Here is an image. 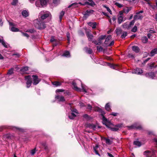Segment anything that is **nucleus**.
Wrapping results in <instances>:
<instances>
[{"label": "nucleus", "mask_w": 157, "mask_h": 157, "mask_svg": "<svg viewBox=\"0 0 157 157\" xmlns=\"http://www.w3.org/2000/svg\"><path fill=\"white\" fill-rule=\"evenodd\" d=\"M51 16L50 12L46 10L41 11L39 13L38 16L39 19L43 21L47 17Z\"/></svg>", "instance_id": "f257e3e1"}, {"label": "nucleus", "mask_w": 157, "mask_h": 157, "mask_svg": "<svg viewBox=\"0 0 157 157\" xmlns=\"http://www.w3.org/2000/svg\"><path fill=\"white\" fill-rule=\"evenodd\" d=\"M35 25L36 27L40 29H44L46 27L45 24L43 21L37 19Z\"/></svg>", "instance_id": "f03ea898"}, {"label": "nucleus", "mask_w": 157, "mask_h": 157, "mask_svg": "<svg viewBox=\"0 0 157 157\" xmlns=\"http://www.w3.org/2000/svg\"><path fill=\"white\" fill-rule=\"evenodd\" d=\"M47 0H37L35 2V5L37 7H43L46 6Z\"/></svg>", "instance_id": "7ed1b4c3"}, {"label": "nucleus", "mask_w": 157, "mask_h": 157, "mask_svg": "<svg viewBox=\"0 0 157 157\" xmlns=\"http://www.w3.org/2000/svg\"><path fill=\"white\" fill-rule=\"evenodd\" d=\"M145 75L147 77H148L152 79H157V72H151L146 73Z\"/></svg>", "instance_id": "20e7f679"}, {"label": "nucleus", "mask_w": 157, "mask_h": 157, "mask_svg": "<svg viewBox=\"0 0 157 157\" xmlns=\"http://www.w3.org/2000/svg\"><path fill=\"white\" fill-rule=\"evenodd\" d=\"M104 114H102V115L103 116L102 121L103 123V124L105 125L107 127L110 128V126L111 124L110 122L108 121L107 119L105 118L104 116L103 115Z\"/></svg>", "instance_id": "39448f33"}, {"label": "nucleus", "mask_w": 157, "mask_h": 157, "mask_svg": "<svg viewBox=\"0 0 157 157\" xmlns=\"http://www.w3.org/2000/svg\"><path fill=\"white\" fill-rule=\"evenodd\" d=\"M71 110L72 112L70 115H69L68 117L70 119H73L76 116V114L78 113L77 111L75 109H71Z\"/></svg>", "instance_id": "423d86ee"}, {"label": "nucleus", "mask_w": 157, "mask_h": 157, "mask_svg": "<svg viewBox=\"0 0 157 157\" xmlns=\"http://www.w3.org/2000/svg\"><path fill=\"white\" fill-rule=\"evenodd\" d=\"M25 79L27 80L26 82L27 87L29 88L31 85L32 82L31 78L30 76L25 77Z\"/></svg>", "instance_id": "0eeeda50"}, {"label": "nucleus", "mask_w": 157, "mask_h": 157, "mask_svg": "<svg viewBox=\"0 0 157 157\" xmlns=\"http://www.w3.org/2000/svg\"><path fill=\"white\" fill-rule=\"evenodd\" d=\"M32 77H33V85H36L39 83L40 79L38 78V76L36 75H33Z\"/></svg>", "instance_id": "6e6552de"}, {"label": "nucleus", "mask_w": 157, "mask_h": 157, "mask_svg": "<svg viewBox=\"0 0 157 157\" xmlns=\"http://www.w3.org/2000/svg\"><path fill=\"white\" fill-rule=\"evenodd\" d=\"M130 129H140L141 128V126L140 125H138L137 124H134L128 127Z\"/></svg>", "instance_id": "1a4fd4ad"}, {"label": "nucleus", "mask_w": 157, "mask_h": 157, "mask_svg": "<svg viewBox=\"0 0 157 157\" xmlns=\"http://www.w3.org/2000/svg\"><path fill=\"white\" fill-rule=\"evenodd\" d=\"M123 126V125L122 124H119L116 125L115 126V127H114L111 128V130L113 131H117L118 130L119 128H120L122 127Z\"/></svg>", "instance_id": "9d476101"}, {"label": "nucleus", "mask_w": 157, "mask_h": 157, "mask_svg": "<svg viewBox=\"0 0 157 157\" xmlns=\"http://www.w3.org/2000/svg\"><path fill=\"white\" fill-rule=\"evenodd\" d=\"M143 73L142 70L140 68H136L134 69L132 72V73H135L138 75H140Z\"/></svg>", "instance_id": "9b49d317"}, {"label": "nucleus", "mask_w": 157, "mask_h": 157, "mask_svg": "<svg viewBox=\"0 0 157 157\" xmlns=\"http://www.w3.org/2000/svg\"><path fill=\"white\" fill-rule=\"evenodd\" d=\"M86 34L88 38L89 41H92L93 38V36L90 33L89 31H87L86 32Z\"/></svg>", "instance_id": "f8f14e48"}, {"label": "nucleus", "mask_w": 157, "mask_h": 157, "mask_svg": "<svg viewBox=\"0 0 157 157\" xmlns=\"http://www.w3.org/2000/svg\"><path fill=\"white\" fill-rule=\"evenodd\" d=\"M82 87V91L85 93L90 92L89 90H91L88 89L87 87H86L84 85L82 84L81 83Z\"/></svg>", "instance_id": "ddd939ff"}, {"label": "nucleus", "mask_w": 157, "mask_h": 157, "mask_svg": "<svg viewBox=\"0 0 157 157\" xmlns=\"http://www.w3.org/2000/svg\"><path fill=\"white\" fill-rule=\"evenodd\" d=\"M86 126L87 128L92 129L93 130H95L96 128V125L92 124H87Z\"/></svg>", "instance_id": "4468645a"}, {"label": "nucleus", "mask_w": 157, "mask_h": 157, "mask_svg": "<svg viewBox=\"0 0 157 157\" xmlns=\"http://www.w3.org/2000/svg\"><path fill=\"white\" fill-rule=\"evenodd\" d=\"M143 16L142 15L138 14V13H136V14L134 15V17L133 20H136L138 19H141L143 18Z\"/></svg>", "instance_id": "2eb2a0df"}, {"label": "nucleus", "mask_w": 157, "mask_h": 157, "mask_svg": "<svg viewBox=\"0 0 157 157\" xmlns=\"http://www.w3.org/2000/svg\"><path fill=\"white\" fill-rule=\"evenodd\" d=\"M157 54V48H155L152 50L149 53V56L151 57Z\"/></svg>", "instance_id": "dca6fc26"}, {"label": "nucleus", "mask_w": 157, "mask_h": 157, "mask_svg": "<svg viewBox=\"0 0 157 157\" xmlns=\"http://www.w3.org/2000/svg\"><path fill=\"white\" fill-rule=\"evenodd\" d=\"M132 8L131 7H126L123 8V12H124V13L127 14L131 10Z\"/></svg>", "instance_id": "f3484780"}, {"label": "nucleus", "mask_w": 157, "mask_h": 157, "mask_svg": "<svg viewBox=\"0 0 157 157\" xmlns=\"http://www.w3.org/2000/svg\"><path fill=\"white\" fill-rule=\"evenodd\" d=\"M50 41L51 42H55V43L54 44L55 46H56L58 44V40L57 39H55L53 36L51 37Z\"/></svg>", "instance_id": "a211bd4d"}, {"label": "nucleus", "mask_w": 157, "mask_h": 157, "mask_svg": "<svg viewBox=\"0 0 157 157\" xmlns=\"http://www.w3.org/2000/svg\"><path fill=\"white\" fill-rule=\"evenodd\" d=\"M72 85L74 87V89L78 91H81V90L80 88H78L76 86V84L75 82H73L72 83Z\"/></svg>", "instance_id": "6ab92c4d"}, {"label": "nucleus", "mask_w": 157, "mask_h": 157, "mask_svg": "<svg viewBox=\"0 0 157 157\" xmlns=\"http://www.w3.org/2000/svg\"><path fill=\"white\" fill-rule=\"evenodd\" d=\"M99 148V145L98 144H96V146L94 147V150L95 152V154L96 155H98L100 156V154L98 152V149Z\"/></svg>", "instance_id": "aec40b11"}, {"label": "nucleus", "mask_w": 157, "mask_h": 157, "mask_svg": "<svg viewBox=\"0 0 157 157\" xmlns=\"http://www.w3.org/2000/svg\"><path fill=\"white\" fill-rule=\"evenodd\" d=\"M118 23L119 24H121L125 20V19H124V17L122 16H118Z\"/></svg>", "instance_id": "412c9836"}, {"label": "nucleus", "mask_w": 157, "mask_h": 157, "mask_svg": "<svg viewBox=\"0 0 157 157\" xmlns=\"http://www.w3.org/2000/svg\"><path fill=\"white\" fill-rule=\"evenodd\" d=\"M89 2H85V4H87L91 6H94L95 4L92 0H88Z\"/></svg>", "instance_id": "4be33fe9"}, {"label": "nucleus", "mask_w": 157, "mask_h": 157, "mask_svg": "<svg viewBox=\"0 0 157 157\" xmlns=\"http://www.w3.org/2000/svg\"><path fill=\"white\" fill-rule=\"evenodd\" d=\"M56 98L58 99L59 101H65L64 97L63 96L57 95L56 96Z\"/></svg>", "instance_id": "5701e85b"}, {"label": "nucleus", "mask_w": 157, "mask_h": 157, "mask_svg": "<svg viewBox=\"0 0 157 157\" xmlns=\"http://www.w3.org/2000/svg\"><path fill=\"white\" fill-rule=\"evenodd\" d=\"M88 25L90 26H91L93 29H95L96 27V26L97 25V23L96 22H89L88 23Z\"/></svg>", "instance_id": "b1692460"}, {"label": "nucleus", "mask_w": 157, "mask_h": 157, "mask_svg": "<svg viewBox=\"0 0 157 157\" xmlns=\"http://www.w3.org/2000/svg\"><path fill=\"white\" fill-rule=\"evenodd\" d=\"M112 38L111 36L110 35H109L106 38L105 41V44L107 45L109 44L108 42Z\"/></svg>", "instance_id": "393cba45"}, {"label": "nucleus", "mask_w": 157, "mask_h": 157, "mask_svg": "<svg viewBox=\"0 0 157 157\" xmlns=\"http://www.w3.org/2000/svg\"><path fill=\"white\" fill-rule=\"evenodd\" d=\"M11 128L13 130H18L21 132L24 131V130L23 129L14 126H11Z\"/></svg>", "instance_id": "a878e982"}, {"label": "nucleus", "mask_w": 157, "mask_h": 157, "mask_svg": "<svg viewBox=\"0 0 157 157\" xmlns=\"http://www.w3.org/2000/svg\"><path fill=\"white\" fill-rule=\"evenodd\" d=\"M132 49L133 51L135 52L136 53H138L139 52L140 49L138 47L134 46L132 47Z\"/></svg>", "instance_id": "bb28decb"}, {"label": "nucleus", "mask_w": 157, "mask_h": 157, "mask_svg": "<svg viewBox=\"0 0 157 157\" xmlns=\"http://www.w3.org/2000/svg\"><path fill=\"white\" fill-rule=\"evenodd\" d=\"M22 15L23 17H26L28 16L29 13L27 11L24 10L22 11Z\"/></svg>", "instance_id": "cd10ccee"}, {"label": "nucleus", "mask_w": 157, "mask_h": 157, "mask_svg": "<svg viewBox=\"0 0 157 157\" xmlns=\"http://www.w3.org/2000/svg\"><path fill=\"white\" fill-rule=\"evenodd\" d=\"M52 84L53 85L56 86H60L61 85V83L58 81H55L52 82Z\"/></svg>", "instance_id": "c85d7f7f"}, {"label": "nucleus", "mask_w": 157, "mask_h": 157, "mask_svg": "<svg viewBox=\"0 0 157 157\" xmlns=\"http://www.w3.org/2000/svg\"><path fill=\"white\" fill-rule=\"evenodd\" d=\"M62 56L67 57H69L70 56V52L67 51L65 52Z\"/></svg>", "instance_id": "c756f323"}, {"label": "nucleus", "mask_w": 157, "mask_h": 157, "mask_svg": "<svg viewBox=\"0 0 157 157\" xmlns=\"http://www.w3.org/2000/svg\"><path fill=\"white\" fill-rule=\"evenodd\" d=\"M148 40L146 36L142 37L141 38L142 41L144 43H146L147 42Z\"/></svg>", "instance_id": "7c9ffc66"}, {"label": "nucleus", "mask_w": 157, "mask_h": 157, "mask_svg": "<svg viewBox=\"0 0 157 157\" xmlns=\"http://www.w3.org/2000/svg\"><path fill=\"white\" fill-rule=\"evenodd\" d=\"M103 139L105 140V142L106 144H108L110 145L112 143V141H111L108 138H106L105 137H103Z\"/></svg>", "instance_id": "2f4dec72"}, {"label": "nucleus", "mask_w": 157, "mask_h": 157, "mask_svg": "<svg viewBox=\"0 0 157 157\" xmlns=\"http://www.w3.org/2000/svg\"><path fill=\"white\" fill-rule=\"evenodd\" d=\"M65 13L63 11H62L60 13V15L59 16V19L60 20V21L61 22V21L63 17V16L64 14Z\"/></svg>", "instance_id": "473e14b6"}, {"label": "nucleus", "mask_w": 157, "mask_h": 157, "mask_svg": "<svg viewBox=\"0 0 157 157\" xmlns=\"http://www.w3.org/2000/svg\"><path fill=\"white\" fill-rule=\"evenodd\" d=\"M123 28L126 29H129V27L128 26V22H127L124 23L122 25Z\"/></svg>", "instance_id": "72a5a7b5"}, {"label": "nucleus", "mask_w": 157, "mask_h": 157, "mask_svg": "<svg viewBox=\"0 0 157 157\" xmlns=\"http://www.w3.org/2000/svg\"><path fill=\"white\" fill-rule=\"evenodd\" d=\"M144 155L147 156H151V154L150 151H146L144 152Z\"/></svg>", "instance_id": "f704fd0d"}, {"label": "nucleus", "mask_w": 157, "mask_h": 157, "mask_svg": "<svg viewBox=\"0 0 157 157\" xmlns=\"http://www.w3.org/2000/svg\"><path fill=\"white\" fill-rule=\"evenodd\" d=\"M85 49L86 52L89 54H91L92 53V50L90 48H85Z\"/></svg>", "instance_id": "c9c22d12"}, {"label": "nucleus", "mask_w": 157, "mask_h": 157, "mask_svg": "<svg viewBox=\"0 0 157 157\" xmlns=\"http://www.w3.org/2000/svg\"><path fill=\"white\" fill-rule=\"evenodd\" d=\"M10 30L13 32H18L19 31V29L13 26L12 27L10 28Z\"/></svg>", "instance_id": "e433bc0d"}, {"label": "nucleus", "mask_w": 157, "mask_h": 157, "mask_svg": "<svg viewBox=\"0 0 157 157\" xmlns=\"http://www.w3.org/2000/svg\"><path fill=\"white\" fill-rule=\"evenodd\" d=\"M135 22L134 20H132L130 22L128 23V26L129 27V29L132 27L134 25Z\"/></svg>", "instance_id": "4c0bfd02"}, {"label": "nucleus", "mask_w": 157, "mask_h": 157, "mask_svg": "<svg viewBox=\"0 0 157 157\" xmlns=\"http://www.w3.org/2000/svg\"><path fill=\"white\" fill-rule=\"evenodd\" d=\"M105 108L106 110L109 111L111 110L109 103H107L105 106Z\"/></svg>", "instance_id": "58836bf2"}, {"label": "nucleus", "mask_w": 157, "mask_h": 157, "mask_svg": "<svg viewBox=\"0 0 157 157\" xmlns=\"http://www.w3.org/2000/svg\"><path fill=\"white\" fill-rule=\"evenodd\" d=\"M134 144L135 145L139 147L141 145V143L137 140L134 141Z\"/></svg>", "instance_id": "ea45409f"}, {"label": "nucleus", "mask_w": 157, "mask_h": 157, "mask_svg": "<svg viewBox=\"0 0 157 157\" xmlns=\"http://www.w3.org/2000/svg\"><path fill=\"white\" fill-rule=\"evenodd\" d=\"M148 65L149 66V68L150 69H152L153 68H155L157 67V66H156L155 67L154 66V63L148 64Z\"/></svg>", "instance_id": "a19ab883"}, {"label": "nucleus", "mask_w": 157, "mask_h": 157, "mask_svg": "<svg viewBox=\"0 0 157 157\" xmlns=\"http://www.w3.org/2000/svg\"><path fill=\"white\" fill-rule=\"evenodd\" d=\"M28 69V67H23L21 69V71L22 72H25V71H27Z\"/></svg>", "instance_id": "79ce46f5"}, {"label": "nucleus", "mask_w": 157, "mask_h": 157, "mask_svg": "<svg viewBox=\"0 0 157 157\" xmlns=\"http://www.w3.org/2000/svg\"><path fill=\"white\" fill-rule=\"evenodd\" d=\"M109 67L113 69H117L116 68L118 67V65H113L112 64H109Z\"/></svg>", "instance_id": "37998d69"}, {"label": "nucleus", "mask_w": 157, "mask_h": 157, "mask_svg": "<svg viewBox=\"0 0 157 157\" xmlns=\"http://www.w3.org/2000/svg\"><path fill=\"white\" fill-rule=\"evenodd\" d=\"M106 37L105 35H101L98 38V40L99 41H101L102 40L105 39Z\"/></svg>", "instance_id": "c03bdc74"}, {"label": "nucleus", "mask_w": 157, "mask_h": 157, "mask_svg": "<svg viewBox=\"0 0 157 157\" xmlns=\"http://www.w3.org/2000/svg\"><path fill=\"white\" fill-rule=\"evenodd\" d=\"M1 42L2 45L5 48H7L8 47V44L7 43H6L3 40H2Z\"/></svg>", "instance_id": "a18cd8bd"}, {"label": "nucleus", "mask_w": 157, "mask_h": 157, "mask_svg": "<svg viewBox=\"0 0 157 157\" xmlns=\"http://www.w3.org/2000/svg\"><path fill=\"white\" fill-rule=\"evenodd\" d=\"M127 35V32H123L121 35V37L122 38H124Z\"/></svg>", "instance_id": "49530a36"}, {"label": "nucleus", "mask_w": 157, "mask_h": 157, "mask_svg": "<svg viewBox=\"0 0 157 157\" xmlns=\"http://www.w3.org/2000/svg\"><path fill=\"white\" fill-rule=\"evenodd\" d=\"M13 68H11L9 70L7 73V74L9 75H11V74L13 73Z\"/></svg>", "instance_id": "de8ad7c7"}, {"label": "nucleus", "mask_w": 157, "mask_h": 157, "mask_svg": "<svg viewBox=\"0 0 157 157\" xmlns=\"http://www.w3.org/2000/svg\"><path fill=\"white\" fill-rule=\"evenodd\" d=\"M115 5L117 6L118 7L121 8L123 7V5L117 2L115 3Z\"/></svg>", "instance_id": "09e8293b"}, {"label": "nucleus", "mask_w": 157, "mask_h": 157, "mask_svg": "<svg viewBox=\"0 0 157 157\" xmlns=\"http://www.w3.org/2000/svg\"><path fill=\"white\" fill-rule=\"evenodd\" d=\"M137 27L135 25L132 29L131 31L132 32H135L137 31Z\"/></svg>", "instance_id": "8fccbe9b"}, {"label": "nucleus", "mask_w": 157, "mask_h": 157, "mask_svg": "<svg viewBox=\"0 0 157 157\" xmlns=\"http://www.w3.org/2000/svg\"><path fill=\"white\" fill-rule=\"evenodd\" d=\"M103 7L106 9L107 11H108L111 14H112V11L110 10V9L108 7L106 6H104Z\"/></svg>", "instance_id": "3c124183"}, {"label": "nucleus", "mask_w": 157, "mask_h": 157, "mask_svg": "<svg viewBox=\"0 0 157 157\" xmlns=\"http://www.w3.org/2000/svg\"><path fill=\"white\" fill-rule=\"evenodd\" d=\"M67 40L68 41V43H69L70 41V33H67Z\"/></svg>", "instance_id": "603ef678"}, {"label": "nucleus", "mask_w": 157, "mask_h": 157, "mask_svg": "<svg viewBox=\"0 0 157 157\" xmlns=\"http://www.w3.org/2000/svg\"><path fill=\"white\" fill-rule=\"evenodd\" d=\"M123 13H124V12H123V10H121L119 12V14L118 16H123Z\"/></svg>", "instance_id": "864d4df0"}, {"label": "nucleus", "mask_w": 157, "mask_h": 157, "mask_svg": "<svg viewBox=\"0 0 157 157\" xmlns=\"http://www.w3.org/2000/svg\"><path fill=\"white\" fill-rule=\"evenodd\" d=\"M97 49L99 51H101L103 50V48L100 46H98L97 47Z\"/></svg>", "instance_id": "5fc2aeb1"}, {"label": "nucleus", "mask_w": 157, "mask_h": 157, "mask_svg": "<svg viewBox=\"0 0 157 157\" xmlns=\"http://www.w3.org/2000/svg\"><path fill=\"white\" fill-rule=\"evenodd\" d=\"M18 0H13V2L12 3V4L13 5H15L18 2Z\"/></svg>", "instance_id": "6e6d98bb"}, {"label": "nucleus", "mask_w": 157, "mask_h": 157, "mask_svg": "<svg viewBox=\"0 0 157 157\" xmlns=\"http://www.w3.org/2000/svg\"><path fill=\"white\" fill-rule=\"evenodd\" d=\"M21 33L22 34V35L25 36L26 37H27V38H28L29 37V35H28V34H27V33H24L23 32H21Z\"/></svg>", "instance_id": "4d7b16f0"}, {"label": "nucleus", "mask_w": 157, "mask_h": 157, "mask_svg": "<svg viewBox=\"0 0 157 157\" xmlns=\"http://www.w3.org/2000/svg\"><path fill=\"white\" fill-rule=\"evenodd\" d=\"M94 43L96 45H99L101 44V41H98L96 40L94 41Z\"/></svg>", "instance_id": "13d9d810"}, {"label": "nucleus", "mask_w": 157, "mask_h": 157, "mask_svg": "<svg viewBox=\"0 0 157 157\" xmlns=\"http://www.w3.org/2000/svg\"><path fill=\"white\" fill-rule=\"evenodd\" d=\"M78 3H73L72 4H71V5L69 6H68V8H70V7H71V6H73L74 5H75L76 6L75 7H77L78 6Z\"/></svg>", "instance_id": "bf43d9fd"}, {"label": "nucleus", "mask_w": 157, "mask_h": 157, "mask_svg": "<svg viewBox=\"0 0 157 157\" xmlns=\"http://www.w3.org/2000/svg\"><path fill=\"white\" fill-rule=\"evenodd\" d=\"M36 153V148L34 149L31 151V154L32 155H34Z\"/></svg>", "instance_id": "052dcab7"}, {"label": "nucleus", "mask_w": 157, "mask_h": 157, "mask_svg": "<svg viewBox=\"0 0 157 157\" xmlns=\"http://www.w3.org/2000/svg\"><path fill=\"white\" fill-rule=\"evenodd\" d=\"M94 12V10H87L86 11V12L87 13V15H89V13H92Z\"/></svg>", "instance_id": "680f3d73"}, {"label": "nucleus", "mask_w": 157, "mask_h": 157, "mask_svg": "<svg viewBox=\"0 0 157 157\" xmlns=\"http://www.w3.org/2000/svg\"><path fill=\"white\" fill-rule=\"evenodd\" d=\"M87 108L90 110L92 109V107L90 105L88 104L87 107Z\"/></svg>", "instance_id": "e2e57ef3"}, {"label": "nucleus", "mask_w": 157, "mask_h": 157, "mask_svg": "<svg viewBox=\"0 0 157 157\" xmlns=\"http://www.w3.org/2000/svg\"><path fill=\"white\" fill-rule=\"evenodd\" d=\"M128 56L129 57L132 58H133L134 57V56L132 54H129L128 55Z\"/></svg>", "instance_id": "0e129e2a"}, {"label": "nucleus", "mask_w": 157, "mask_h": 157, "mask_svg": "<svg viewBox=\"0 0 157 157\" xmlns=\"http://www.w3.org/2000/svg\"><path fill=\"white\" fill-rule=\"evenodd\" d=\"M63 91H64V90L62 89H57V90H56V92H63Z\"/></svg>", "instance_id": "69168bd1"}, {"label": "nucleus", "mask_w": 157, "mask_h": 157, "mask_svg": "<svg viewBox=\"0 0 157 157\" xmlns=\"http://www.w3.org/2000/svg\"><path fill=\"white\" fill-rule=\"evenodd\" d=\"M60 0H53V2L55 4H57L59 2Z\"/></svg>", "instance_id": "338daca9"}, {"label": "nucleus", "mask_w": 157, "mask_h": 157, "mask_svg": "<svg viewBox=\"0 0 157 157\" xmlns=\"http://www.w3.org/2000/svg\"><path fill=\"white\" fill-rule=\"evenodd\" d=\"M114 44V41L113 40V41H112L111 43L109 44L108 45V46H111L112 45H113Z\"/></svg>", "instance_id": "774afa93"}]
</instances>
